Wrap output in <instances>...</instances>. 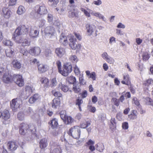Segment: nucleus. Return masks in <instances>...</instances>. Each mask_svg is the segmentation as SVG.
Wrapping results in <instances>:
<instances>
[{
    "label": "nucleus",
    "mask_w": 153,
    "mask_h": 153,
    "mask_svg": "<svg viewBox=\"0 0 153 153\" xmlns=\"http://www.w3.org/2000/svg\"><path fill=\"white\" fill-rule=\"evenodd\" d=\"M85 27L87 32L89 36L92 35L94 31H95V36H97V30H95L96 27L94 25H91L90 24H88L86 25Z\"/></svg>",
    "instance_id": "ddd939ff"
},
{
    "label": "nucleus",
    "mask_w": 153,
    "mask_h": 153,
    "mask_svg": "<svg viewBox=\"0 0 153 153\" xmlns=\"http://www.w3.org/2000/svg\"><path fill=\"white\" fill-rule=\"evenodd\" d=\"M34 88L31 85H26L25 87L24 93L27 97H29L33 93Z\"/></svg>",
    "instance_id": "2eb2a0df"
},
{
    "label": "nucleus",
    "mask_w": 153,
    "mask_h": 153,
    "mask_svg": "<svg viewBox=\"0 0 153 153\" xmlns=\"http://www.w3.org/2000/svg\"><path fill=\"white\" fill-rule=\"evenodd\" d=\"M3 42L5 45L12 46L13 45L12 42L9 40L6 39L4 40Z\"/></svg>",
    "instance_id": "de8ad7c7"
},
{
    "label": "nucleus",
    "mask_w": 153,
    "mask_h": 153,
    "mask_svg": "<svg viewBox=\"0 0 153 153\" xmlns=\"http://www.w3.org/2000/svg\"><path fill=\"white\" fill-rule=\"evenodd\" d=\"M19 40H20V42H18L16 40H13L16 42L18 43H22V45L23 46H28L30 45V41L28 40L27 39H23L22 37H20Z\"/></svg>",
    "instance_id": "b1692460"
},
{
    "label": "nucleus",
    "mask_w": 153,
    "mask_h": 153,
    "mask_svg": "<svg viewBox=\"0 0 153 153\" xmlns=\"http://www.w3.org/2000/svg\"><path fill=\"white\" fill-rule=\"evenodd\" d=\"M94 142L92 140H90L86 143V146H89V149L91 151H94L95 148L94 146Z\"/></svg>",
    "instance_id": "a878e982"
},
{
    "label": "nucleus",
    "mask_w": 153,
    "mask_h": 153,
    "mask_svg": "<svg viewBox=\"0 0 153 153\" xmlns=\"http://www.w3.org/2000/svg\"><path fill=\"white\" fill-rule=\"evenodd\" d=\"M10 117V114L8 110L5 109L1 112V121L3 124H6L7 123V121Z\"/></svg>",
    "instance_id": "1a4fd4ad"
},
{
    "label": "nucleus",
    "mask_w": 153,
    "mask_h": 153,
    "mask_svg": "<svg viewBox=\"0 0 153 153\" xmlns=\"http://www.w3.org/2000/svg\"><path fill=\"white\" fill-rule=\"evenodd\" d=\"M36 13L40 15H44L48 13V10L45 5L44 4L36 5L35 7Z\"/></svg>",
    "instance_id": "423d86ee"
},
{
    "label": "nucleus",
    "mask_w": 153,
    "mask_h": 153,
    "mask_svg": "<svg viewBox=\"0 0 153 153\" xmlns=\"http://www.w3.org/2000/svg\"><path fill=\"white\" fill-rule=\"evenodd\" d=\"M110 128L112 130L115 129L116 128V122L115 118H111L110 120Z\"/></svg>",
    "instance_id": "2f4dec72"
},
{
    "label": "nucleus",
    "mask_w": 153,
    "mask_h": 153,
    "mask_svg": "<svg viewBox=\"0 0 153 153\" xmlns=\"http://www.w3.org/2000/svg\"><path fill=\"white\" fill-rule=\"evenodd\" d=\"M123 80L121 81V83L127 86H129L131 84L129 76L128 74H123Z\"/></svg>",
    "instance_id": "6ab92c4d"
},
{
    "label": "nucleus",
    "mask_w": 153,
    "mask_h": 153,
    "mask_svg": "<svg viewBox=\"0 0 153 153\" xmlns=\"http://www.w3.org/2000/svg\"><path fill=\"white\" fill-rule=\"evenodd\" d=\"M60 88L64 92H67L69 90L68 86L67 85H62Z\"/></svg>",
    "instance_id": "5fc2aeb1"
},
{
    "label": "nucleus",
    "mask_w": 153,
    "mask_h": 153,
    "mask_svg": "<svg viewBox=\"0 0 153 153\" xmlns=\"http://www.w3.org/2000/svg\"><path fill=\"white\" fill-rule=\"evenodd\" d=\"M152 83H153V80L151 79H149L143 81V85L144 88L148 90V87Z\"/></svg>",
    "instance_id": "c756f323"
},
{
    "label": "nucleus",
    "mask_w": 153,
    "mask_h": 153,
    "mask_svg": "<svg viewBox=\"0 0 153 153\" xmlns=\"http://www.w3.org/2000/svg\"><path fill=\"white\" fill-rule=\"evenodd\" d=\"M22 103V101L21 100L17 98L13 99L10 102V108L13 111H15L19 107Z\"/></svg>",
    "instance_id": "0eeeda50"
},
{
    "label": "nucleus",
    "mask_w": 153,
    "mask_h": 153,
    "mask_svg": "<svg viewBox=\"0 0 153 153\" xmlns=\"http://www.w3.org/2000/svg\"><path fill=\"white\" fill-rule=\"evenodd\" d=\"M51 93L55 97H62V95L60 92L57 91L55 90H53L51 91Z\"/></svg>",
    "instance_id": "58836bf2"
},
{
    "label": "nucleus",
    "mask_w": 153,
    "mask_h": 153,
    "mask_svg": "<svg viewBox=\"0 0 153 153\" xmlns=\"http://www.w3.org/2000/svg\"><path fill=\"white\" fill-rule=\"evenodd\" d=\"M41 99L40 95L38 94H35L32 96L30 98L28 102L30 104H33Z\"/></svg>",
    "instance_id": "dca6fc26"
},
{
    "label": "nucleus",
    "mask_w": 153,
    "mask_h": 153,
    "mask_svg": "<svg viewBox=\"0 0 153 153\" xmlns=\"http://www.w3.org/2000/svg\"><path fill=\"white\" fill-rule=\"evenodd\" d=\"M13 67L16 69H20L22 67L20 62L17 60L14 59L12 62Z\"/></svg>",
    "instance_id": "c85d7f7f"
},
{
    "label": "nucleus",
    "mask_w": 153,
    "mask_h": 153,
    "mask_svg": "<svg viewBox=\"0 0 153 153\" xmlns=\"http://www.w3.org/2000/svg\"><path fill=\"white\" fill-rule=\"evenodd\" d=\"M48 124L52 129L56 128L58 125V120L55 118H53L48 122Z\"/></svg>",
    "instance_id": "412c9836"
},
{
    "label": "nucleus",
    "mask_w": 153,
    "mask_h": 153,
    "mask_svg": "<svg viewBox=\"0 0 153 153\" xmlns=\"http://www.w3.org/2000/svg\"><path fill=\"white\" fill-rule=\"evenodd\" d=\"M137 111L132 110L131 111V114L128 115V117L130 120H134L137 117Z\"/></svg>",
    "instance_id": "7c9ffc66"
},
{
    "label": "nucleus",
    "mask_w": 153,
    "mask_h": 153,
    "mask_svg": "<svg viewBox=\"0 0 153 153\" xmlns=\"http://www.w3.org/2000/svg\"><path fill=\"white\" fill-rule=\"evenodd\" d=\"M91 125L90 122L88 121H85L80 124V126L82 128H85Z\"/></svg>",
    "instance_id": "c03bdc74"
},
{
    "label": "nucleus",
    "mask_w": 153,
    "mask_h": 153,
    "mask_svg": "<svg viewBox=\"0 0 153 153\" xmlns=\"http://www.w3.org/2000/svg\"><path fill=\"white\" fill-rule=\"evenodd\" d=\"M79 79V83L81 85H83L86 84V82L84 79L82 75H80Z\"/></svg>",
    "instance_id": "09e8293b"
},
{
    "label": "nucleus",
    "mask_w": 153,
    "mask_h": 153,
    "mask_svg": "<svg viewBox=\"0 0 153 153\" xmlns=\"http://www.w3.org/2000/svg\"><path fill=\"white\" fill-rule=\"evenodd\" d=\"M143 60L146 61L148 60L149 58V55L147 52H145L142 56Z\"/></svg>",
    "instance_id": "864d4df0"
},
{
    "label": "nucleus",
    "mask_w": 153,
    "mask_h": 153,
    "mask_svg": "<svg viewBox=\"0 0 153 153\" xmlns=\"http://www.w3.org/2000/svg\"><path fill=\"white\" fill-rule=\"evenodd\" d=\"M83 100L82 99H80L79 97H78L76 100V105L78 106V108L80 111H81V105L82 103Z\"/></svg>",
    "instance_id": "ea45409f"
},
{
    "label": "nucleus",
    "mask_w": 153,
    "mask_h": 153,
    "mask_svg": "<svg viewBox=\"0 0 153 153\" xmlns=\"http://www.w3.org/2000/svg\"><path fill=\"white\" fill-rule=\"evenodd\" d=\"M39 147L41 149H45L48 145L47 139L43 138L40 140L39 142Z\"/></svg>",
    "instance_id": "4be33fe9"
},
{
    "label": "nucleus",
    "mask_w": 153,
    "mask_h": 153,
    "mask_svg": "<svg viewBox=\"0 0 153 153\" xmlns=\"http://www.w3.org/2000/svg\"><path fill=\"white\" fill-rule=\"evenodd\" d=\"M66 81L70 84H74L76 82V79L75 77L71 76L67 77Z\"/></svg>",
    "instance_id": "c9c22d12"
},
{
    "label": "nucleus",
    "mask_w": 153,
    "mask_h": 153,
    "mask_svg": "<svg viewBox=\"0 0 153 153\" xmlns=\"http://www.w3.org/2000/svg\"><path fill=\"white\" fill-rule=\"evenodd\" d=\"M44 32L46 34L53 36L55 33V30L53 27L49 26L47 27L45 29Z\"/></svg>",
    "instance_id": "5701e85b"
},
{
    "label": "nucleus",
    "mask_w": 153,
    "mask_h": 153,
    "mask_svg": "<svg viewBox=\"0 0 153 153\" xmlns=\"http://www.w3.org/2000/svg\"><path fill=\"white\" fill-rule=\"evenodd\" d=\"M73 119L70 116H67L65 117V119H63V121L67 124L71 123L73 121Z\"/></svg>",
    "instance_id": "e433bc0d"
},
{
    "label": "nucleus",
    "mask_w": 153,
    "mask_h": 153,
    "mask_svg": "<svg viewBox=\"0 0 153 153\" xmlns=\"http://www.w3.org/2000/svg\"><path fill=\"white\" fill-rule=\"evenodd\" d=\"M60 117L62 120L65 119V117L67 116L66 112L65 111H61L60 112Z\"/></svg>",
    "instance_id": "603ef678"
},
{
    "label": "nucleus",
    "mask_w": 153,
    "mask_h": 153,
    "mask_svg": "<svg viewBox=\"0 0 153 153\" xmlns=\"http://www.w3.org/2000/svg\"><path fill=\"white\" fill-rule=\"evenodd\" d=\"M87 96V91L86 90L83 91L81 94V96L82 98H85Z\"/></svg>",
    "instance_id": "774afa93"
},
{
    "label": "nucleus",
    "mask_w": 153,
    "mask_h": 153,
    "mask_svg": "<svg viewBox=\"0 0 153 153\" xmlns=\"http://www.w3.org/2000/svg\"><path fill=\"white\" fill-rule=\"evenodd\" d=\"M56 65L58 72L64 76H67L72 71V66L70 63H64L62 68L61 62L59 60H57L56 62Z\"/></svg>",
    "instance_id": "f257e3e1"
},
{
    "label": "nucleus",
    "mask_w": 153,
    "mask_h": 153,
    "mask_svg": "<svg viewBox=\"0 0 153 153\" xmlns=\"http://www.w3.org/2000/svg\"><path fill=\"white\" fill-rule=\"evenodd\" d=\"M45 21L44 20L42 19L40 20L39 22V27H43L45 24Z\"/></svg>",
    "instance_id": "680f3d73"
},
{
    "label": "nucleus",
    "mask_w": 153,
    "mask_h": 153,
    "mask_svg": "<svg viewBox=\"0 0 153 153\" xmlns=\"http://www.w3.org/2000/svg\"><path fill=\"white\" fill-rule=\"evenodd\" d=\"M5 54L7 56L9 57H12L14 55V50L10 48L5 50Z\"/></svg>",
    "instance_id": "cd10ccee"
},
{
    "label": "nucleus",
    "mask_w": 153,
    "mask_h": 153,
    "mask_svg": "<svg viewBox=\"0 0 153 153\" xmlns=\"http://www.w3.org/2000/svg\"><path fill=\"white\" fill-rule=\"evenodd\" d=\"M60 101L59 99L58 98H54L52 101V108H55L60 106Z\"/></svg>",
    "instance_id": "bb28decb"
},
{
    "label": "nucleus",
    "mask_w": 153,
    "mask_h": 153,
    "mask_svg": "<svg viewBox=\"0 0 153 153\" xmlns=\"http://www.w3.org/2000/svg\"><path fill=\"white\" fill-rule=\"evenodd\" d=\"M25 11V9L24 7L22 6H19L17 11L18 14L19 15L22 14Z\"/></svg>",
    "instance_id": "a18cd8bd"
},
{
    "label": "nucleus",
    "mask_w": 153,
    "mask_h": 153,
    "mask_svg": "<svg viewBox=\"0 0 153 153\" xmlns=\"http://www.w3.org/2000/svg\"><path fill=\"white\" fill-rule=\"evenodd\" d=\"M29 26L23 24H21L17 27L13 35L12 39L16 40L18 42H20L19 40L21 35H27L28 33Z\"/></svg>",
    "instance_id": "7ed1b4c3"
},
{
    "label": "nucleus",
    "mask_w": 153,
    "mask_h": 153,
    "mask_svg": "<svg viewBox=\"0 0 153 153\" xmlns=\"http://www.w3.org/2000/svg\"><path fill=\"white\" fill-rule=\"evenodd\" d=\"M45 54L46 57L51 56L52 54L51 51L50 49H46L45 50Z\"/></svg>",
    "instance_id": "3c124183"
},
{
    "label": "nucleus",
    "mask_w": 153,
    "mask_h": 153,
    "mask_svg": "<svg viewBox=\"0 0 153 153\" xmlns=\"http://www.w3.org/2000/svg\"><path fill=\"white\" fill-rule=\"evenodd\" d=\"M2 80L5 83H11L13 81V76H12L9 72L5 73L3 76Z\"/></svg>",
    "instance_id": "9d476101"
},
{
    "label": "nucleus",
    "mask_w": 153,
    "mask_h": 153,
    "mask_svg": "<svg viewBox=\"0 0 153 153\" xmlns=\"http://www.w3.org/2000/svg\"><path fill=\"white\" fill-rule=\"evenodd\" d=\"M18 128L19 134L23 135H25L29 132L33 134L36 130V127L33 124L24 122L20 124Z\"/></svg>",
    "instance_id": "f03ea898"
},
{
    "label": "nucleus",
    "mask_w": 153,
    "mask_h": 153,
    "mask_svg": "<svg viewBox=\"0 0 153 153\" xmlns=\"http://www.w3.org/2000/svg\"><path fill=\"white\" fill-rule=\"evenodd\" d=\"M47 19L49 22H52L53 20V15L51 14H48Z\"/></svg>",
    "instance_id": "13d9d810"
},
{
    "label": "nucleus",
    "mask_w": 153,
    "mask_h": 153,
    "mask_svg": "<svg viewBox=\"0 0 153 153\" xmlns=\"http://www.w3.org/2000/svg\"><path fill=\"white\" fill-rule=\"evenodd\" d=\"M13 80H16L15 82L16 84L19 87L23 86L25 84L24 79L22 76L19 74L13 75Z\"/></svg>",
    "instance_id": "6e6552de"
},
{
    "label": "nucleus",
    "mask_w": 153,
    "mask_h": 153,
    "mask_svg": "<svg viewBox=\"0 0 153 153\" xmlns=\"http://www.w3.org/2000/svg\"><path fill=\"white\" fill-rule=\"evenodd\" d=\"M74 72L76 75H78L80 73V71L79 68L76 65L74 67Z\"/></svg>",
    "instance_id": "4d7b16f0"
},
{
    "label": "nucleus",
    "mask_w": 153,
    "mask_h": 153,
    "mask_svg": "<svg viewBox=\"0 0 153 153\" xmlns=\"http://www.w3.org/2000/svg\"><path fill=\"white\" fill-rule=\"evenodd\" d=\"M74 34L79 40L80 41L81 40L82 37L79 33L74 32Z\"/></svg>",
    "instance_id": "bf43d9fd"
},
{
    "label": "nucleus",
    "mask_w": 153,
    "mask_h": 153,
    "mask_svg": "<svg viewBox=\"0 0 153 153\" xmlns=\"http://www.w3.org/2000/svg\"><path fill=\"white\" fill-rule=\"evenodd\" d=\"M55 52L57 56L61 58L65 54V49L62 47L57 48L55 49Z\"/></svg>",
    "instance_id": "f3484780"
},
{
    "label": "nucleus",
    "mask_w": 153,
    "mask_h": 153,
    "mask_svg": "<svg viewBox=\"0 0 153 153\" xmlns=\"http://www.w3.org/2000/svg\"><path fill=\"white\" fill-rule=\"evenodd\" d=\"M85 73L88 78H91L93 81L96 80V74L95 72H93L90 73L89 71H85Z\"/></svg>",
    "instance_id": "473e14b6"
},
{
    "label": "nucleus",
    "mask_w": 153,
    "mask_h": 153,
    "mask_svg": "<svg viewBox=\"0 0 153 153\" xmlns=\"http://www.w3.org/2000/svg\"><path fill=\"white\" fill-rule=\"evenodd\" d=\"M18 118L19 120L22 121L24 119V115L23 114L20 113L18 114L17 115Z\"/></svg>",
    "instance_id": "0e129e2a"
},
{
    "label": "nucleus",
    "mask_w": 153,
    "mask_h": 153,
    "mask_svg": "<svg viewBox=\"0 0 153 153\" xmlns=\"http://www.w3.org/2000/svg\"><path fill=\"white\" fill-rule=\"evenodd\" d=\"M12 14V12L8 7L3 8L1 13V15L4 18L9 19L11 17Z\"/></svg>",
    "instance_id": "f8f14e48"
},
{
    "label": "nucleus",
    "mask_w": 153,
    "mask_h": 153,
    "mask_svg": "<svg viewBox=\"0 0 153 153\" xmlns=\"http://www.w3.org/2000/svg\"><path fill=\"white\" fill-rule=\"evenodd\" d=\"M69 59L71 61L74 63H76L78 60V59L75 55L71 56L70 57Z\"/></svg>",
    "instance_id": "a19ab883"
},
{
    "label": "nucleus",
    "mask_w": 153,
    "mask_h": 153,
    "mask_svg": "<svg viewBox=\"0 0 153 153\" xmlns=\"http://www.w3.org/2000/svg\"><path fill=\"white\" fill-rule=\"evenodd\" d=\"M38 69L39 73L42 74L47 71L48 70V68L47 65L41 64L38 65Z\"/></svg>",
    "instance_id": "aec40b11"
},
{
    "label": "nucleus",
    "mask_w": 153,
    "mask_h": 153,
    "mask_svg": "<svg viewBox=\"0 0 153 153\" xmlns=\"http://www.w3.org/2000/svg\"><path fill=\"white\" fill-rule=\"evenodd\" d=\"M69 46L73 50H76V51H79L81 48L82 45L80 43H76V39L74 36L71 35L69 37Z\"/></svg>",
    "instance_id": "20e7f679"
},
{
    "label": "nucleus",
    "mask_w": 153,
    "mask_h": 153,
    "mask_svg": "<svg viewBox=\"0 0 153 153\" xmlns=\"http://www.w3.org/2000/svg\"><path fill=\"white\" fill-rule=\"evenodd\" d=\"M68 134L74 138L79 139L80 135V130L78 126H75L71 127L67 132Z\"/></svg>",
    "instance_id": "39448f33"
},
{
    "label": "nucleus",
    "mask_w": 153,
    "mask_h": 153,
    "mask_svg": "<svg viewBox=\"0 0 153 153\" xmlns=\"http://www.w3.org/2000/svg\"><path fill=\"white\" fill-rule=\"evenodd\" d=\"M57 84V81L56 78H53L50 80V84H49V86L52 88L56 86Z\"/></svg>",
    "instance_id": "37998d69"
},
{
    "label": "nucleus",
    "mask_w": 153,
    "mask_h": 153,
    "mask_svg": "<svg viewBox=\"0 0 153 153\" xmlns=\"http://www.w3.org/2000/svg\"><path fill=\"white\" fill-rule=\"evenodd\" d=\"M122 127L123 129L126 130L128 128V124L127 122H125L122 123Z\"/></svg>",
    "instance_id": "e2e57ef3"
},
{
    "label": "nucleus",
    "mask_w": 153,
    "mask_h": 153,
    "mask_svg": "<svg viewBox=\"0 0 153 153\" xmlns=\"http://www.w3.org/2000/svg\"><path fill=\"white\" fill-rule=\"evenodd\" d=\"M17 0H9V3L10 6H13L15 5L16 3Z\"/></svg>",
    "instance_id": "338daca9"
},
{
    "label": "nucleus",
    "mask_w": 153,
    "mask_h": 153,
    "mask_svg": "<svg viewBox=\"0 0 153 153\" xmlns=\"http://www.w3.org/2000/svg\"><path fill=\"white\" fill-rule=\"evenodd\" d=\"M41 50L40 48L38 47H34L31 48L29 50V53L35 56H39Z\"/></svg>",
    "instance_id": "4468645a"
},
{
    "label": "nucleus",
    "mask_w": 153,
    "mask_h": 153,
    "mask_svg": "<svg viewBox=\"0 0 153 153\" xmlns=\"http://www.w3.org/2000/svg\"><path fill=\"white\" fill-rule=\"evenodd\" d=\"M72 90L75 93H78L81 91V89L78 86L76 85H73Z\"/></svg>",
    "instance_id": "79ce46f5"
},
{
    "label": "nucleus",
    "mask_w": 153,
    "mask_h": 153,
    "mask_svg": "<svg viewBox=\"0 0 153 153\" xmlns=\"http://www.w3.org/2000/svg\"><path fill=\"white\" fill-rule=\"evenodd\" d=\"M112 102H113L114 104L117 107L120 104V101L119 99L115 97L113 98L112 99Z\"/></svg>",
    "instance_id": "49530a36"
},
{
    "label": "nucleus",
    "mask_w": 153,
    "mask_h": 153,
    "mask_svg": "<svg viewBox=\"0 0 153 153\" xmlns=\"http://www.w3.org/2000/svg\"><path fill=\"white\" fill-rule=\"evenodd\" d=\"M80 10L82 12L84 13L85 16L87 17H90L91 15L90 13L92 14V10L89 8H87V10H86L83 8H81Z\"/></svg>",
    "instance_id": "f704fd0d"
},
{
    "label": "nucleus",
    "mask_w": 153,
    "mask_h": 153,
    "mask_svg": "<svg viewBox=\"0 0 153 153\" xmlns=\"http://www.w3.org/2000/svg\"><path fill=\"white\" fill-rule=\"evenodd\" d=\"M59 41L62 45L64 46L67 45L68 43L67 37L63 33L60 35Z\"/></svg>",
    "instance_id": "a211bd4d"
},
{
    "label": "nucleus",
    "mask_w": 153,
    "mask_h": 153,
    "mask_svg": "<svg viewBox=\"0 0 153 153\" xmlns=\"http://www.w3.org/2000/svg\"><path fill=\"white\" fill-rule=\"evenodd\" d=\"M39 34V31L37 30H32L31 28L29 33V35L31 37L35 38L37 37Z\"/></svg>",
    "instance_id": "72a5a7b5"
},
{
    "label": "nucleus",
    "mask_w": 153,
    "mask_h": 153,
    "mask_svg": "<svg viewBox=\"0 0 153 153\" xmlns=\"http://www.w3.org/2000/svg\"><path fill=\"white\" fill-rule=\"evenodd\" d=\"M69 16L71 18L77 17L78 16V13L75 11V9H74L72 11H69Z\"/></svg>",
    "instance_id": "4c0bfd02"
},
{
    "label": "nucleus",
    "mask_w": 153,
    "mask_h": 153,
    "mask_svg": "<svg viewBox=\"0 0 153 153\" xmlns=\"http://www.w3.org/2000/svg\"><path fill=\"white\" fill-rule=\"evenodd\" d=\"M146 103L149 105L153 107V100L149 97H146Z\"/></svg>",
    "instance_id": "8fccbe9b"
},
{
    "label": "nucleus",
    "mask_w": 153,
    "mask_h": 153,
    "mask_svg": "<svg viewBox=\"0 0 153 153\" xmlns=\"http://www.w3.org/2000/svg\"><path fill=\"white\" fill-rule=\"evenodd\" d=\"M129 86H130L129 89L131 92L132 94H134L135 92V90L133 88L132 85L131 84V85H129Z\"/></svg>",
    "instance_id": "69168bd1"
},
{
    "label": "nucleus",
    "mask_w": 153,
    "mask_h": 153,
    "mask_svg": "<svg viewBox=\"0 0 153 153\" xmlns=\"http://www.w3.org/2000/svg\"><path fill=\"white\" fill-rule=\"evenodd\" d=\"M106 61L107 62L110 64H112L114 62V60L112 58L110 57H108L106 59Z\"/></svg>",
    "instance_id": "052dcab7"
},
{
    "label": "nucleus",
    "mask_w": 153,
    "mask_h": 153,
    "mask_svg": "<svg viewBox=\"0 0 153 153\" xmlns=\"http://www.w3.org/2000/svg\"><path fill=\"white\" fill-rule=\"evenodd\" d=\"M132 101L134 102V104L138 107L140 106V103L138 99L135 97H133Z\"/></svg>",
    "instance_id": "6e6d98bb"
},
{
    "label": "nucleus",
    "mask_w": 153,
    "mask_h": 153,
    "mask_svg": "<svg viewBox=\"0 0 153 153\" xmlns=\"http://www.w3.org/2000/svg\"><path fill=\"white\" fill-rule=\"evenodd\" d=\"M40 82L43 85L44 88H47L49 87V81L47 77H44L40 78Z\"/></svg>",
    "instance_id": "393cba45"
},
{
    "label": "nucleus",
    "mask_w": 153,
    "mask_h": 153,
    "mask_svg": "<svg viewBox=\"0 0 153 153\" xmlns=\"http://www.w3.org/2000/svg\"><path fill=\"white\" fill-rule=\"evenodd\" d=\"M7 146L8 150L14 151L16 150L18 147V144L15 141H10L7 142Z\"/></svg>",
    "instance_id": "9b49d317"
}]
</instances>
